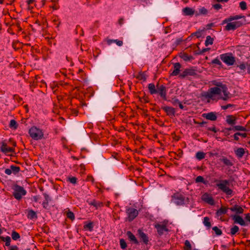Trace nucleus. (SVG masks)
I'll return each instance as SVG.
<instances>
[{
    "mask_svg": "<svg viewBox=\"0 0 250 250\" xmlns=\"http://www.w3.org/2000/svg\"><path fill=\"white\" fill-rule=\"evenodd\" d=\"M182 12L184 16H192L195 15L196 16V11L193 8L186 7L182 9Z\"/></svg>",
    "mask_w": 250,
    "mask_h": 250,
    "instance_id": "nucleus-16",
    "label": "nucleus"
},
{
    "mask_svg": "<svg viewBox=\"0 0 250 250\" xmlns=\"http://www.w3.org/2000/svg\"><path fill=\"white\" fill-rule=\"evenodd\" d=\"M233 105L231 104H228L227 105H223L221 106V108L224 109V110H226L228 108H229V107H230L231 106H232Z\"/></svg>",
    "mask_w": 250,
    "mask_h": 250,
    "instance_id": "nucleus-58",
    "label": "nucleus"
},
{
    "mask_svg": "<svg viewBox=\"0 0 250 250\" xmlns=\"http://www.w3.org/2000/svg\"><path fill=\"white\" fill-rule=\"evenodd\" d=\"M141 101H143L145 103H147L149 102L148 98L147 97H143L142 98Z\"/></svg>",
    "mask_w": 250,
    "mask_h": 250,
    "instance_id": "nucleus-62",
    "label": "nucleus"
},
{
    "mask_svg": "<svg viewBox=\"0 0 250 250\" xmlns=\"http://www.w3.org/2000/svg\"><path fill=\"white\" fill-rule=\"evenodd\" d=\"M181 65L179 62H176L174 64V70L171 73V76H177L178 75L180 71Z\"/></svg>",
    "mask_w": 250,
    "mask_h": 250,
    "instance_id": "nucleus-22",
    "label": "nucleus"
},
{
    "mask_svg": "<svg viewBox=\"0 0 250 250\" xmlns=\"http://www.w3.org/2000/svg\"><path fill=\"white\" fill-rule=\"evenodd\" d=\"M234 152L236 156L238 158H241L244 156L245 151L244 148L242 147H239L236 150H235Z\"/></svg>",
    "mask_w": 250,
    "mask_h": 250,
    "instance_id": "nucleus-24",
    "label": "nucleus"
},
{
    "mask_svg": "<svg viewBox=\"0 0 250 250\" xmlns=\"http://www.w3.org/2000/svg\"><path fill=\"white\" fill-rule=\"evenodd\" d=\"M229 209L231 211L235 212L237 215L242 214L244 211L243 208L238 205H235L229 208Z\"/></svg>",
    "mask_w": 250,
    "mask_h": 250,
    "instance_id": "nucleus-17",
    "label": "nucleus"
},
{
    "mask_svg": "<svg viewBox=\"0 0 250 250\" xmlns=\"http://www.w3.org/2000/svg\"><path fill=\"white\" fill-rule=\"evenodd\" d=\"M245 220L249 222L250 223V214L247 213V214H245Z\"/></svg>",
    "mask_w": 250,
    "mask_h": 250,
    "instance_id": "nucleus-61",
    "label": "nucleus"
},
{
    "mask_svg": "<svg viewBox=\"0 0 250 250\" xmlns=\"http://www.w3.org/2000/svg\"><path fill=\"white\" fill-rule=\"evenodd\" d=\"M112 43H116V44L119 46H121L123 44V42L122 41H119L118 40H111V39L107 40V43L108 45H110Z\"/></svg>",
    "mask_w": 250,
    "mask_h": 250,
    "instance_id": "nucleus-29",
    "label": "nucleus"
},
{
    "mask_svg": "<svg viewBox=\"0 0 250 250\" xmlns=\"http://www.w3.org/2000/svg\"><path fill=\"white\" fill-rule=\"evenodd\" d=\"M213 39L210 36H208L206 38L205 41V45L208 46V45H211L213 44Z\"/></svg>",
    "mask_w": 250,
    "mask_h": 250,
    "instance_id": "nucleus-40",
    "label": "nucleus"
},
{
    "mask_svg": "<svg viewBox=\"0 0 250 250\" xmlns=\"http://www.w3.org/2000/svg\"><path fill=\"white\" fill-rule=\"evenodd\" d=\"M242 16L241 19H243V20L240 21L235 20L236 21H233L236 29L246 24V20L245 17L244 16Z\"/></svg>",
    "mask_w": 250,
    "mask_h": 250,
    "instance_id": "nucleus-23",
    "label": "nucleus"
},
{
    "mask_svg": "<svg viewBox=\"0 0 250 250\" xmlns=\"http://www.w3.org/2000/svg\"><path fill=\"white\" fill-rule=\"evenodd\" d=\"M0 151L5 153L14 152V148L8 147L7 144L5 141H2L1 143Z\"/></svg>",
    "mask_w": 250,
    "mask_h": 250,
    "instance_id": "nucleus-14",
    "label": "nucleus"
},
{
    "mask_svg": "<svg viewBox=\"0 0 250 250\" xmlns=\"http://www.w3.org/2000/svg\"><path fill=\"white\" fill-rule=\"evenodd\" d=\"M211 63L212 64H216L219 65L220 67L222 66V62H220L219 59H218L217 58L212 60L211 61Z\"/></svg>",
    "mask_w": 250,
    "mask_h": 250,
    "instance_id": "nucleus-49",
    "label": "nucleus"
},
{
    "mask_svg": "<svg viewBox=\"0 0 250 250\" xmlns=\"http://www.w3.org/2000/svg\"><path fill=\"white\" fill-rule=\"evenodd\" d=\"M242 18L241 15H235V16H231L228 17V18L225 19L223 21L222 24L223 25L226 23H228L229 22L232 21L234 20H238Z\"/></svg>",
    "mask_w": 250,
    "mask_h": 250,
    "instance_id": "nucleus-20",
    "label": "nucleus"
},
{
    "mask_svg": "<svg viewBox=\"0 0 250 250\" xmlns=\"http://www.w3.org/2000/svg\"><path fill=\"white\" fill-rule=\"evenodd\" d=\"M148 88L149 91V92L151 94L153 95L154 94H156V89L155 88V86L153 83H149L148 86Z\"/></svg>",
    "mask_w": 250,
    "mask_h": 250,
    "instance_id": "nucleus-31",
    "label": "nucleus"
},
{
    "mask_svg": "<svg viewBox=\"0 0 250 250\" xmlns=\"http://www.w3.org/2000/svg\"><path fill=\"white\" fill-rule=\"evenodd\" d=\"M9 250H19V248L16 245L11 246Z\"/></svg>",
    "mask_w": 250,
    "mask_h": 250,
    "instance_id": "nucleus-59",
    "label": "nucleus"
},
{
    "mask_svg": "<svg viewBox=\"0 0 250 250\" xmlns=\"http://www.w3.org/2000/svg\"><path fill=\"white\" fill-rule=\"evenodd\" d=\"M213 7L217 10H218L219 9L222 8V5L219 3H216L214 5H213Z\"/></svg>",
    "mask_w": 250,
    "mask_h": 250,
    "instance_id": "nucleus-56",
    "label": "nucleus"
},
{
    "mask_svg": "<svg viewBox=\"0 0 250 250\" xmlns=\"http://www.w3.org/2000/svg\"><path fill=\"white\" fill-rule=\"evenodd\" d=\"M212 230L214 231L217 235H221L222 234V230L217 226L213 227L212 228Z\"/></svg>",
    "mask_w": 250,
    "mask_h": 250,
    "instance_id": "nucleus-47",
    "label": "nucleus"
},
{
    "mask_svg": "<svg viewBox=\"0 0 250 250\" xmlns=\"http://www.w3.org/2000/svg\"><path fill=\"white\" fill-rule=\"evenodd\" d=\"M10 168L11 170L12 173H13L14 174H17L20 171V167H17L14 165L11 166L10 167Z\"/></svg>",
    "mask_w": 250,
    "mask_h": 250,
    "instance_id": "nucleus-35",
    "label": "nucleus"
},
{
    "mask_svg": "<svg viewBox=\"0 0 250 250\" xmlns=\"http://www.w3.org/2000/svg\"><path fill=\"white\" fill-rule=\"evenodd\" d=\"M206 154L201 151H198L196 154V158L199 160H201L205 158Z\"/></svg>",
    "mask_w": 250,
    "mask_h": 250,
    "instance_id": "nucleus-37",
    "label": "nucleus"
},
{
    "mask_svg": "<svg viewBox=\"0 0 250 250\" xmlns=\"http://www.w3.org/2000/svg\"><path fill=\"white\" fill-rule=\"evenodd\" d=\"M89 204L90 205L95 207L96 208H98L103 207L104 205L102 202H97L95 200H93L92 201L89 202Z\"/></svg>",
    "mask_w": 250,
    "mask_h": 250,
    "instance_id": "nucleus-30",
    "label": "nucleus"
},
{
    "mask_svg": "<svg viewBox=\"0 0 250 250\" xmlns=\"http://www.w3.org/2000/svg\"><path fill=\"white\" fill-rule=\"evenodd\" d=\"M201 198L203 201L210 205H214L215 204L213 197L208 193H205Z\"/></svg>",
    "mask_w": 250,
    "mask_h": 250,
    "instance_id": "nucleus-11",
    "label": "nucleus"
},
{
    "mask_svg": "<svg viewBox=\"0 0 250 250\" xmlns=\"http://www.w3.org/2000/svg\"><path fill=\"white\" fill-rule=\"evenodd\" d=\"M18 125L15 120H11L9 124V127L11 128L17 129Z\"/></svg>",
    "mask_w": 250,
    "mask_h": 250,
    "instance_id": "nucleus-44",
    "label": "nucleus"
},
{
    "mask_svg": "<svg viewBox=\"0 0 250 250\" xmlns=\"http://www.w3.org/2000/svg\"><path fill=\"white\" fill-rule=\"evenodd\" d=\"M203 223H204V225L206 226V227H207L209 228H210L211 223L209 222V218L208 217H205L204 218Z\"/></svg>",
    "mask_w": 250,
    "mask_h": 250,
    "instance_id": "nucleus-45",
    "label": "nucleus"
},
{
    "mask_svg": "<svg viewBox=\"0 0 250 250\" xmlns=\"http://www.w3.org/2000/svg\"><path fill=\"white\" fill-rule=\"evenodd\" d=\"M11 237L13 240H17L20 238V235L15 230H13L11 233Z\"/></svg>",
    "mask_w": 250,
    "mask_h": 250,
    "instance_id": "nucleus-42",
    "label": "nucleus"
},
{
    "mask_svg": "<svg viewBox=\"0 0 250 250\" xmlns=\"http://www.w3.org/2000/svg\"><path fill=\"white\" fill-rule=\"evenodd\" d=\"M66 216L68 218L70 219L71 221H73L75 219V215L73 212L69 210L66 213Z\"/></svg>",
    "mask_w": 250,
    "mask_h": 250,
    "instance_id": "nucleus-46",
    "label": "nucleus"
},
{
    "mask_svg": "<svg viewBox=\"0 0 250 250\" xmlns=\"http://www.w3.org/2000/svg\"><path fill=\"white\" fill-rule=\"evenodd\" d=\"M192 247L190 242L187 240L185 242V246L184 247V250H191Z\"/></svg>",
    "mask_w": 250,
    "mask_h": 250,
    "instance_id": "nucleus-43",
    "label": "nucleus"
},
{
    "mask_svg": "<svg viewBox=\"0 0 250 250\" xmlns=\"http://www.w3.org/2000/svg\"><path fill=\"white\" fill-rule=\"evenodd\" d=\"M239 7L243 10H245L247 9V6L246 2L244 1H241L239 3Z\"/></svg>",
    "mask_w": 250,
    "mask_h": 250,
    "instance_id": "nucleus-50",
    "label": "nucleus"
},
{
    "mask_svg": "<svg viewBox=\"0 0 250 250\" xmlns=\"http://www.w3.org/2000/svg\"><path fill=\"white\" fill-rule=\"evenodd\" d=\"M5 173L8 175H10L12 174V172H11V170L10 168H6L5 170Z\"/></svg>",
    "mask_w": 250,
    "mask_h": 250,
    "instance_id": "nucleus-64",
    "label": "nucleus"
},
{
    "mask_svg": "<svg viewBox=\"0 0 250 250\" xmlns=\"http://www.w3.org/2000/svg\"><path fill=\"white\" fill-rule=\"evenodd\" d=\"M239 230V228L237 226H233L232 228L230 229V233L231 235H235Z\"/></svg>",
    "mask_w": 250,
    "mask_h": 250,
    "instance_id": "nucleus-41",
    "label": "nucleus"
},
{
    "mask_svg": "<svg viewBox=\"0 0 250 250\" xmlns=\"http://www.w3.org/2000/svg\"><path fill=\"white\" fill-rule=\"evenodd\" d=\"M68 181L72 184H75L77 183V178L75 177L68 178Z\"/></svg>",
    "mask_w": 250,
    "mask_h": 250,
    "instance_id": "nucleus-54",
    "label": "nucleus"
},
{
    "mask_svg": "<svg viewBox=\"0 0 250 250\" xmlns=\"http://www.w3.org/2000/svg\"><path fill=\"white\" fill-rule=\"evenodd\" d=\"M13 189V195L18 200H20L22 196H24L26 194V191L24 188L18 185H14Z\"/></svg>",
    "mask_w": 250,
    "mask_h": 250,
    "instance_id": "nucleus-3",
    "label": "nucleus"
},
{
    "mask_svg": "<svg viewBox=\"0 0 250 250\" xmlns=\"http://www.w3.org/2000/svg\"><path fill=\"white\" fill-rule=\"evenodd\" d=\"M196 183H202L205 185H207L208 184V181L205 180L203 177L201 176H197L195 179Z\"/></svg>",
    "mask_w": 250,
    "mask_h": 250,
    "instance_id": "nucleus-33",
    "label": "nucleus"
},
{
    "mask_svg": "<svg viewBox=\"0 0 250 250\" xmlns=\"http://www.w3.org/2000/svg\"><path fill=\"white\" fill-rule=\"evenodd\" d=\"M192 36H196L197 38H199L201 37L202 36V33L201 31H196L193 33L192 34Z\"/></svg>",
    "mask_w": 250,
    "mask_h": 250,
    "instance_id": "nucleus-55",
    "label": "nucleus"
},
{
    "mask_svg": "<svg viewBox=\"0 0 250 250\" xmlns=\"http://www.w3.org/2000/svg\"><path fill=\"white\" fill-rule=\"evenodd\" d=\"M236 28L235 27L233 22H229L225 27V30L226 31L235 30Z\"/></svg>",
    "mask_w": 250,
    "mask_h": 250,
    "instance_id": "nucleus-28",
    "label": "nucleus"
},
{
    "mask_svg": "<svg viewBox=\"0 0 250 250\" xmlns=\"http://www.w3.org/2000/svg\"><path fill=\"white\" fill-rule=\"evenodd\" d=\"M206 129L208 130L213 131L215 133L217 132V130L216 129L214 125H212V126L211 127L206 126Z\"/></svg>",
    "mask_w": 250,
    "mask_h": 250,
    "instance_id": "nucleus-53",
    "label": "nucleus"
},
{
    "mask_svg": "<svg viewBox=\"0 0 250 250\" xmlns=\"http://www.w3.org/2000/svg\"><path fill=\"white\" fill-rule=\"evenodd\" d=\"M93 224L92 222H89L87 224H85L83 226V229L85 230H88L91 231L93 230Z\"/></svg>",
    "mask_w": 250,
    "mask_h": 250,
    "instance_id": "nucleus-38",
    "label": "nucleus"
},
{
    "mask_svg": "<svg viewBox=\"0 0 250 250\" xmlns=\"http://www.w3.org/2000/svg\"><path fill=\"white\" fill-rule=\"evenodd\" d=\"M4 241L5 242V245L6 246H10L11 238L9 236H6Z\"/></svg>",
    "mask_w": 250,
    "mask_h": 250,
    "instance_id": "nucleus-52",
    "label": "nucleus"
},
{
    "mask_svg": "<svg viewBox=\"0 0 250 250\" xmlns=\"http://www.w3.org/2000/svg\"><path fill=\"white\" fill-rule=\"evenodd\" d=\"M231 217L232 219L234 221V223L238 224L242 226H245L247 225L244 220L241 216L235 214L231 215Z\"/></svg>",
    "mask_w": 250,
    "mask_h": 250,
    "instance_id": "nucleus-13",
    "label": "nucleus"
},
{
    "mask_svg": "<svg viewBox=\"0 0 250 250\" xmlns=\"http://www.w3.org/2000/svg\"><path fill=\"white\" fill-rule=\"evenodd\" d=\"M219 161L222 162L224 164V166L228 167H232L233 165V162L225 156L221 157L219 159Z\"/></svg>",
    "mask_w": 250,
    "mask_h": 250,
    "instance_id": "nucleus-19",
    "label": "nucleus"
},
{
    "mask_svg": "<svg viewBox=\"0 0 250 250\" xmlns=\"http://www.w3.org/2000/svg\"><path fill=\"white\" fill-rule=\"evenodd\" d=\"M170 102L174 106H176L180 102L179 100L175 97L172 98Z\"/></svg>",
    "mask_w": 250,
    "mask_h": 250,
    "instance_id": "nucleus-51",
    "label": "nucleus"
},
{
    "mask_svg": "<svg viewBox=\"0 0 250 250\" xmlns=\"http://www.w3.org/2000/svg\"><path fill=\"white\" fill-rule=\"evenodd\" d=\"M137 235L138 237L140 239V240L146 245H147L149 242V238L148 236L144 232V231L141 229H139L137 230Z\"/></svg>",
    "mask_w": 250,
    "mask_h": 250,
    "instance_id": "nucleus-10",
    "label": "nucleus"
},
{
    "mask_svg": "<svg viewBox=\"0 0 250 250\" xmlns=\"http://www.w3.org/2000/svg\"><path fill=\"white\" fill-rule=\"evenodd\" d=\"M196 75V71L192 68H187L179 75L181 78H184L188 76H194Z\"/></svg>",
    "mask_w": 250,
    "mask_h": 250,
    "instance_id": "nucleus-12",
    "label": "nucleus"
},
{
    "mask_svg": "<svg viewBox=\"0 0 250 250\" xmlns=\"http://www.w3.org/2000/svg\"><path fill=\"white\" fill-rule=\"evenodd\" d=\"M161 108L167 113V116H175V109L174 108L171 106H162Z\"/></svg>",
    "mask_w": 250,
    "mask_h": 250,
    "instance_id": "nucleus-15",
    "label": "nucleus"
},
{
    "mask_svg": "<svg viewBox=\"0 0 250 250\" xmlns=\"http://www.w3.org/2000/svg\"><path fill=\"white\" fill-rule=\"evenodd\" d=\"M227 123L230 125H234L236 123V119L232 115H228L227 116Z\"/></svg>",
    "mask_w": 250,
    "mask_h": 250,
    "instance_id": "nucleus-26",
    "label": "nucleus"
},
{
    "mask_svg": "<svg viewBox=\"0 0 250 250\" xmlns=\"http://www.w3.org/2000/svg\"><path fill=\"white\" fill-rule=\"evenodd\" d=\"M126 235L130 241L133 242L135 244H139V242L138 240L137 239L135 236L130 231H127L126 232Z\"/></svg>",
    "mask_w": 250,
    "mask_h": 250,
    "instance_id": "nucleus-21",
    "label": "nucleus"
},
{
    "mask_svg": "<svg viewBox=\"0 0 250 250\" xmlns=\"http://www.w3.org/2000/svg\"><path fill=\"white\" fill-rule=\"evenodd\" d=\"M127 214V220L129 222L132 221L138 215V211L134 208H128L126 209Z\"/></svg>",
    "mask_w": 250,
    "mask_h": 250,
    "instance_id": "nucleus-7",
    "label": "nucleus"
},
{
    "mask_svg": "<svg viewBox=\"0 0 250 250\" xmlns=\"http://www.w3.org/2000/svg\"><path fill=\"white\" fill-rule=\"evenodd\" d=\"M171 201L177 206H182L185 204V197L179 193H174L171 196Z\"/></svg>",
    "mask_w": 250,
    "mask_h": 250,
    "instance_id": "nucleus-6",
    "label": "nucleus"
},
{
    "mask_svg": "<svg viewBox=\"0 0 250 250\" xmlns=\"http://www.w3.org/2000/svg\"><path fill=\"white\" fill-rule=\"evenodd\" d=\"M43 195H44V198H45L44 201H46V202H49V201H51V199H50L49 196L47 194L44 193H43Z\"/></svg>",
    "mask_w": 250,
    "mask_h": 250,
    "instance_id": "nucleus-57",
    "label": "nucleus"
},
{
    "mask_svg": "<svg viewBox=\"0 0 250 250\" xmlns=\"http://www.w3.org/2000/svg\"><path fill=\"white\" fill-rule=\"evenodd\" d=\"M212 84L216 86L210 88L208 91L203 92L201 94L202 97L208 99V103L210 102V99L214 100V95H220L221 92L223 93L224 96L220 97L218 100L227 101L229 98V92L228 91V87L226 84L216 80L212 81Z\"/></svg>",
    "mask_w": 250,
    "mask_h": 250,
    "instance_id": "nucleus-1",
    "label": "nucleus"
},
{
    "mask_svg": "<svg viewBox=\"0 0 250 250\" xmlns=\"http://www.w3.org/2000/svg\"><path fill=\"white\" fill-rule=\"evenodd\" d=\"M214 182L217 183L216 184V187L222 192L225 193L228 197H231L234 195L233 191L229 187V180L215 179Z\"/></svg>",
    "mask_w": 250,
    "mask_h": 250,
    "instance_id": "nucleus-2",
    "label": "nucleus"
},
{
    "mask_svg": "<svg viewBox=\"0 0 250 250\" xmlns=\"http://www.w3.org/2000/svg\"><path fill=\"white\" fill-rule=\"evenodd\" d=\"M238 135H240L239 134V132H236L235 133L234 135H233V138H234V139L236 141H238L239 138L238 137Z\"/></svg>",
    "mask_w": 250,
    "mask_h": 250,
    "instance_id": "nucleus-63",
    "label": "nucleus"
},
{
    "mask_svg": "<svg viewBox=\"0 0 250 250\" xmlns=\"http://www.w3.org/2000/svg\"><path fill=\"white\" fill-rule=\"evenodd\" d=\"M227 210V208L225 207H221L219 209L217 210L216 214L218 216H222V215L226 214Z\"/></svg>",
    "mask_w": 250,
    "mask_h": 250,
    "instance_id": "nucleus-32",
    "label": "nucleus"
},
{
    "mask_svg": "<svg viewBox=\"0 0 250 250\" xmlns=\"http://www.w3.org/2000/svg\"><path fill=\"white\" fill-rule=\"evenodd\" d=\"M220 59L227 65H232L235 62V58L231 53H224L220 55Z\"/></svg>",
    "mask_w": 250,
    "mask_h": 250,
    "instance_id": "nucleus-4",
    "label": "nucleus"
},
{
    "mask_svg": "<svg viewBox=\"0 0 250 250\" xmlns=\"http://www.w3.org/2000/svg\"><path fill=\"white\" fill-rule=\"evenodd\" d=\"M136 78L140 80L146 81V76L145 72H140L138 75L136 76Z\"/></svg>",
    "mask_w": 250,
    "mask_h": 250,
    "instance_id": "nucleus-34",
    "label": "nucleus"
},
{
    "mask_svg": "<svg viewBox=\"0 0 250 250\" xmlns=\"http://www.w3.org/2000/svg\"><path fill=\"white\" fill-rule=\"evenodd\" d=\"M30 137L36 140L42 139L43 133L42 131L35 126L32 127L29 130Z\"/></svg>",
    "mask_w": 250,
    "mask_h": 250,
    "instance_id": "nucleus-5",
    "label": "nucleus"
},
{
    "mask_svg": "<svg viewBox=\"0 0 250 250\" xmlns=\"http://www.w3.org/2000/svg\"><path fill=\"white\" fill-rule=\"evenodd\" d=\"M241 70H244L246 69V65L244 63L240 64L237 66Z\"/></svg>",
    "mask_w": 250,
    "mask_h": 250,
    "instance_id": "nucleus-60",
    "label": "nucleus"
},
{
    "mask_svg": "<svg viewBox=\"0 0 250 250\" xmlns=\"http://www.w3.org/2000/svg\"><path fill=\"white\" fill-rule=\"evenodd\" d=\"M208 13V10L204 7H202L200 8H199L198 11H196V17H198L200 15H206Z\"/></svg>",
    "mask_w": 250,
    "mask_h": 250,
    "instance_id": "nucleus-25",
    "label": "nucleus"
},
{
    "mask_svg": "<svg viewBox=\"0 0 250 250\" xmlns=\"http://www.w3.org/2000/svg\"><path fill=\"white\" fill-rule=\"evenodd\" d=\"M202 117L212 121H216L217 118L216 113L213 112L204 113L202 114Z\"/></svg>",
    "mask_w": 250,
    "mask_h": 250,
    "instance_id": "nucleus-18",
    "label": "nucleus"
},
{
    "mask_svg": "<svg viewBox=\"0 0 250 250\" xmlns=\"http://www.w3.org/2000/svg\"><path fill=\"white\" fill-rule=\"evenodd\" d=\"M120 244L121 248L122 249L124 250L127 247L126 243L125 240L124 239H121L120 240Z\"/></svg>",
    "mask_w": 250,
    "mask_h": 250,
    "instance_id": "nucleus-48",
    "label": "nucleus"
},
{
    "mask_svg": "<svg viewBox=\"0 0 250 250\" xmlns=\"http://www.w3.org/2000/svg\"><path fill=\"white\" fill-rule=\"evenodd\" d=\"M27 216L30 219H34L38 218L36 212L32 209H30L28 211Z\"/></svg>",
    "mask_w": 250,
    "mask_h": 250,
    "instance_id": "nucleus-27",
    "label": "nucleus"
},
{
    "mask_svg": "<svg viewBox=\"0 0 250 250\" xmlns=\"http://www.w3.org/2000/svg\"><path fill=\"white\" fill-rule=\"evenodd\" d=\"M232 129H233V130L234 131H246L247 130V129L245 127H244L243 126H241V125L234 126L233 127H232Z\"/></svg>",
    "mask_w": 250,
    "mask_h": 250,
    "instance_id": "nucleus-39",
    "label": "nucleus"
},
{
    "mask_svg": "<svg viewBox=\"0 0 250 250\" xmlns=\"http://www.w3.org/2000/svg\"><path fill=\"white\" fill-rule=\"evenodd\" d=\"M154 227L157 229V231L159 235H163L165 232L168 231L166 224H157L154 225Z\"/></svg>",
    "mask_w": 250,
    "mask_h": 250,
    "instance_id": "nucleus-8",
    "label": "nucleus"
},
{
    "mask_svg": "<svg viewBox=\"0 0 250 250\" xmlns=\"http://www.w3.org/2000/svg\"><path fill=\"white\" fill-rule=\"evenodd\" d=\"M181 58L183 59L185 61H189L192 60L193 58L191 55H188L187 53H184L181 56Z\"/></svg>",
    "mask_w": 250,
    "mask_h": 250,
    "instance_id": "nucleus-36",
    "label": "nucleus"
},
{
    "mask_svg": "<svg viewBox=\"0 0 250 250\" xmlns=\"http://www.w3.org/2000/svg\"><path fill=\"white\" fill-rule=\"evenodd\" d=\"M157 89L156 92L157 93H159L160 96L164 100H167V90L166 87L164 85H159L157 84L156 85Z\"/></svg>",
    "mask_w": 250,
    "mask_h": 250,
    "instance_id": "nucleus-9",
    "label": "nucleus"
}]
</instances>
